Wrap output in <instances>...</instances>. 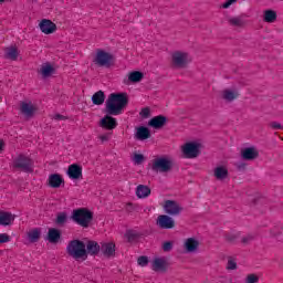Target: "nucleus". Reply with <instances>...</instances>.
<instances>
[{"label":"nucleus","mask_w":283,"mask_h":283,"mask_svg":"<svg viewBox=\"0 0 283 283\" xmlns=\"http://www.w3.org/2000/svg\"><path fill=\"white\" fill-rule=\"evenodd\" d=\"M272 127H274V129H281L282 125L274 123V124H272Z\"/></svg>","instance_id":"49"},{"label":"nucleus","mask_w":283,"mask_h":283,"mask_svg":"<svg viewBox=\"0 0 283 283\" xmlns=\"http://www.w3.org/2000/svg\"><path fill=\"white\" fill-rule=\"evenodd\" d=\"M56 224H64L67 222V212H60L55 220Z\"/></svg>","instance_id":"33"},{"label":"nucleus","mask_w":283,"mask_h":283,"mask_svg":"<svg viewBox=\"0 0 283 283\" xmlns=\"http://www.w3.org/2000/svg\"><path fill=\"white\" fill-rule=\"evenodd\" d=\"M98 251H101V245L95 241H90L86 245V255H97Z\"/></svg>","instance_id":"29"},{"label":"nucleus","mask_w":283,"mask_h":283,"mask_svg":"<svg viewBox=\"0 0 283 283\" xmlns=\"http://www.w3.org/2000/svg\"><path fill=\"white\" fill-rule=\"evenodd\" d=\"M229 170H227V167L219 166L214 169V176L218 178V180H224V178L228 176Z\"/></svg>","instance_id":"31"},{"label":"nucleus","mask_w":283,"mask_h":283,"mask_svg":"<svg viewBox=\"0 0 283 283\" xmlns=\"http://www.w3.org/2000/svg\"><path fill=\"white\" fill-rule=\"evenodd\" d=\"M127 94L126 93H113L109 95L106 101V112L111 114V116H118L123 114V109L127 105Z\"/></svg>","instance_id":"1"},{"label":"nucleus","mask_w":283,"mask_h":283,"mask_svg":"<svg viewBox=\"0 0 283 283\" xmlns=\"http://www.w3.org/2000/svg\"><path fill=\"white\" fill-rule=\"evenodd\" d=\"M4 59H9V61H17L19 59V49L17 46L6 48Z\"/></svg>","instance_id":"22"},{"label":"nucleus","mask_w":283,"mask_h":283,"mask_svg":"<svg viewBox=\"0 0 283 283\" xmlns=\"http://www.w3.org/2000/svg\"><path fill=\"white\" fill-rule=\"evenodd\" d=\"M92 102H93V105H103L105 103V93H103V91L96 92L92 96Z\"/></svg>","instance_id":"30"},{"label":"nucleus","mask_w":283,"mask_h":283,"mask_svg":"<svg viewBox=\"0 0 283 283\" xmlns=\"http://www.w3.org/2000/svg\"><path fill=\"white\" fill-rule=\"evenodd\" d=\"M169 263L165 259H155L153 262V270L154 271H167Z\"/></svg>","instance_id":"28"},{"label":"nucleus","mask_w":283,"mask_h":283,"mask_svg":"<svg viewBox=\"0 0 283 283\" xmlns=\"http://www.w3.org/2000/svg\"><path fill=\"white\" fill-rule=\"evenodd\" d=\"M140 81H143V73L140 71H133L128 74V78L124 80V83L129 85V83H140Z\"/></svg>","instance_id":"23"},{"label":"nucleus","mask_w":283,"mask_h":283,"mask_svg":"<svg viewBox=\"0 0 283 283\" xmlns=\"http://www.w3.org/2000/svg\"><path fill=\"white\" fill-rule=\"evenodd\" d=\"M71 180H83V167L78 164H72L66 171Z\"/></svg>","instance_id":"10"},{"label":"nucleus","mask_w":283,"mask_h":283,"mask_svg":"<svg viewBox=\"0 0 283 283\" xmlns=\"http://www.w3.org/2000/svg\"><path fill=\"white\" fill-rule=\"evenodd\" d=\"M238 96V91L233 88H226L221 92V98H223V101H235Z\"/></svg>","instance_id":"27"},{"label":"nucleus","mask_w":283,"mask_h":283,"mask_svg":"<svg viewBox=\"0 0 283 283\" xmlns=\"http://www.w3.org/2000/svg\"><path fill=\"white\" fill-rule=\"evenodd\" d=\"M53 120H67V117L61 115V114H55L53 116Z\"/></svg>","instance_id":"46"},{"label":"nucleus","mask_w":283,"mask_h":283,"mask_svg":"<svg viewBox=\"0 0 283 283\" xmlns=\"http://www.w3.org/2000/svg\"><path fill=\"white\" fill-rule=\"evenodd\" d=\"M174 163L169 157H159L154 161V169L156 171H169Z\"/></svg>","instance_id":"9"},{"label":"nucleus","mask_w":283,"mask_h":283,"mask_svg":"<svg viewBox=\"0 0 283 283\" xmlns=\"http://www.w3.org/2000/svg\"><path fill=\"white\" fill-rule=\"evenodd\" d=\"M93 63H95L97 67H112V65H114V55L103 49H98Z\"/></svg>","instance_id":"5"},{"label":"nucleus","mask_w":283,"mask_h":283,"mask_svg":"<svg viewBox=\"0 0 283 283\" xmlns=\"http://www.w3.org/2000/svg\"><path fill=\"white\" fill-rule=\"evenodd\" d=\"M230 23H231V25H239V27L244 25V22L242 21L241 17L231 18Z\"/></svg>","instance_id":"37"},{"label":"nucleus","mask_w":283,"mask_h":283,"mask_svg":"<svg viewBox=\"0 0 283 283\" xmlns=\"http://www.w3.org/2000/svg\"><path fill=\"white\" fill-rule=\"evenodd\" d=\"M6 242H10V237L8 233H0V244H6Z\"/></svg>","instance_id":"38"},{"label":"nucleus","mask_w":283,"mask_h":283,"mask_svg":"<svg viewBox=\"0 0 283 283\" xmlns=\"http://www.w3.org/2000/svg\"><path fill=\"white\" fill-rule=\"evenodd\" d=\"M189 61H191V56L185 51H175L171 53V64L175 67H185Z\"/></svg>","instance_id":"6"},{"label":"nucleus","mask_w":283,"mask_h":283,"mask_svg":"<svg viewBox=\"0 0 283 283\" xmlns=\"http://www.w3.org/2000/svg\"><path fill=\"white\" fill-rule=\"evenodd\" d=\"M63 182H65V180L63 179V177L60 174H52L49 176L48 185L52 189H59V187H61V185H63Z\"/></svg>","instance_id":"15"},{"label":"nucleus","mask_w":283,"mask_h":283,"mask_svg":"<svg viewBox=\"0 0 283 283\" xmlns=\"http://www.w3.org/2000/svg\"><path fill=\"white\" fill-rule=\"evenodd\" d=\"M39 28L43 34H54L56 32V23L50 19H42L39 23Z\"/></svg>","instance_id":"11"},{"label":"nucleus","mask_w":283,"mask_h":283,"mask_svg":"<svg viewBox=\"0 0 283 283\" xmlns=\"http://www.w3.org/2000/svg\"><path fill=\"white\" fill-rule=\"evenodd\" d=\"M109 133L98 135V140H101V143H107L109 140Z\"/></svg>","instance_id":"39"},{"label":"nucleus","mask_w":283,"mask_h":283,"mask_svg":"<svg viewBox=\"0 0 283 283\" xmlns=\"http://www.w3.org/2000/svg\"><path fill=\"white\" fill-rule=\"evenodd\" d=\"M171 249H174V243L172 242L167 241L163 244V250L164 251H171Z\"/></svg>","instance_id":"40"},{"label":"nucleus","mask_w":283,"mask_h":283,"mask_svg":"<svg viewBox=\"0 0 283 283\" xmlns=\"http://www.w3.org/2000/svg\"><path fill=\"white\" fill-rule=\"evenodd\" d=\"M137 262H138L139 266H143V256H139Z\"/></svg>","instance_id":"50"},{"label":"nucleus","mask_w":283,"mask_h":283,"mask_svg":"<svg viewBox=\"0 0 283 283\" xmlns=\"http://www.w3.org/2000/svg\"><path fill=\"white\" fill-rule=\"evenodd\" d=\"M238 0H227L221 8L227 9V8H231V6H233V3H237Z\"/></svg>","instance_id":"42"},{"label":"nucleus","mask_w":283,"mask_h":283,"mask_svg":"<svg viewBox=\"0 0 283 283\" xmlns=\"http://www.w3.org/2000/svg\"><path fill=\"white\" fill-rule=\"evenodd\" d=\"M71 220L83 229H90L92 220H94V212L87 208H78L72 211Z\"/></svg>","instance_id":"2"},{"label":"nucleus","mask_w":283,"mask_h":283,"mask_svg":"<svg viewBox=\"0 0 283 283\" xmlns=\"http://www.w3.org/2000/svg\"><path fill=\"white\" fill-rule=\"evenodd\" d=\"M32 165H34V163L25 155H19L13 160L14 169H20L21 171H32Z\"/></svg>","instance_id":"8"},{"label":"nucleus","mask_w":283,"mask_h":283,"mask_svg":"<svg viewBox=\"0 0 283 283\" xmlns=\"http://www.w3.org/2000/svg\"><path fill=\"white\" fill-rule=\"evenodd\" d=\"M15 216L12 212L0 211V226L1 227H10L12 222H14Z\"/></svg>","instance_id":"17"},{"label":"nucleus","mask_w":283,"mask_h":283,"mask_svg":"<svg viewBox=\"0 0 283 283\" xmlns=\"http://www.w3.org/2000/svg\"><path fill=\"white\" fill-rule=\"evenodd\" d=\"M158 227H161V229H174V219H171L168 216H159L157 219Z\"/></svg>","instance_id":"18"},{"label":"nucleus","mask_w":283,"mask_h":283,"mask_svg":"<svg viewBox=\"0 0 283 283\" xmlns=\"http://www.w3.org/2000/svg\"><path fill=\"white\" fill-rule=\"evenodd\" d=\"M36 112H39V107H36L32 101L24 99L19 103V114L20 116H23L25 120L34 118V116H36Z\"/></svg>","instance_id":"4"},{"label":"nucleus","mask_w":283,"mask_h":283,"mask_svg":"<svg viewBox=\"0 0 283 283\" xmlns=\"http://www.w3.org/2000/svg\"><path fill=\"white\" fill-rule=\"evenodd\" d=\"M1 149H3V143L2 142H0V151H1Z\"/></svg>","instance_id":"52"},{"label":"nucleus","mask_w":283,"mask_h":283,"mask_svg":"<svg viewBox=\"0 0 283 283\" xmlns=\"http://www.w3.org/2000/svg\"><path fill=\"white\" fill-rule=\"evenodd\" d=\"M66 253L73 260H82L85 262L87 260V250L85 249V243L81 240H72L66 247Z\"/></svg>","instance_id":"3"},{"label":"nucleus","mask_w":283,"mask_h":283,"mask_svg":"<svg viewBox=\"0 0 283 283\" xmlns=\"http://www.w3.org/2000/svg\"><path fill=\"white\" fill-rule=\"evenodd\" d=\"M3 1H6V0H0V3H3Z\"/></svg>","instance_id":"54"},{"label":"nucleus","mask_w":283,"mask_h":283,"mask_svg":"<svg viewBox=\"0 0 283 283\" xmlns=\"http://www.w3.org/2000/svg\"><path fill=\"white\" fill-rule=\"evenodd\" d=\"M164 211L169 216H178L180 213L181 208L180 205L176 201L167 200L164 202Z\"/></svg>","instance_id":"12"},{"label":"nucleus","mask_w":283,"mask_h":283,"mask_svg":"<svg viewBox=\"0 0 283 283\" xmlns=\"http://www.w3.org/2000/svg\"><path fill=\"white\" fill-rule=\"evenodd\" d=\"M137 140H143V126L137 127V133L135 134Z\"/></svg>","instance_id":"41"},{"label":"nucleus","mask_w":283,"mask_h":283,"mask_svg":"<svg viewBox=\"0 0 283 283\" xmlns=\"http://www.w3.org/2000/svg\"><path fill=\"white\" fill-rule=\"evenodd\" d=\"M136 196L137 198H143V185L137 186Z\"/></svg>","instance_id":"44"},{"label":"nucleus","mask_w":283,"mask_h":283,"mask_svg":"<svg viewBox=\"0 0 283 283\" xmlns=\"http://www.w3.org/2000/svg\"><path fill=\"white\" fill-rule=\"evenodd\" d=\"M99 127H102L103 129L112 130L118 127V123L116 122V118L106 115L99 120Z\"/></svg>","instance_id":"14"},{"label":"nucleus","mask_w":283,"mask_h":283,"mask_svg":"<svg viewBox=\"0 0 283 283\" xmlns=\"http://www.w3.org/2000/svg\"><path fill=\"white\" fill-rule=\"evenodd\" d=\"M258 156H260V151L253 146L245 147L241 150V158L243 160H255Z\"/></svg>","instance_id":"13"},{"label":"nucleus","mask_w":283,"mask_h":283,"mask_svg":"<svg viewBox=\"0 0 283 283\" xmlns=\"http://www.w3.org/2000/svg\"><path fill=\"white\" fill-rule=\"evenodd\" d=\"M235 266H237V263L233 260L228 261L227 269H229L230 271H233V269H235Z\"/></svg>","instance_id":"45"},{"label":"nucleus","mask_w":283,"mask_h":283,"mask_svg":"<svg viewBox=\"0 0 283 283\" xmlns=\"http://www.w3.org/2000/svg\"><path fill=\"white\" fill-rule=\"evenodd\" d=\"M151 136V133L149 132V128H143V140H147Z\"/></svg>","instance_id":"43"},{"label":"nucleus","mask_w":283,"mask_h":283,"mask_svg":"<svg viewBox=\"0 0 283 283\" xmlns=\"http://www.w3.org/2000/svg\"><path fill=\"white\" fill-rule=\"evenodd\" d=\"M184 247L188 253H193V251H197L198 247H200V242L193 238H189L185 241Z\"/></svg>","instance_id":"24"},{"label":"nucleus","mask_w":283,"mask_h":283,"mask_svg":"<svg viewBox=\"0 0 283 283\" xmlns=\"http://www.w3.org/2000/svg\"><path fill=\"white\" fill-rule=\"evenodd\" d=\"M263 21L265 23H275L277 21V11L271 9L263 11Z\"/></svg>","instance_id":"26"},{"label":"nucleus","mask_w":283,"mask_h":283,"mask_svg":"<svg viewBox=\"0 0 283 283\" xmlns=\"http://www.w3.org/2000/svg\"><path fill=\"white\" fill-rule=\"evenodd\" d=\"M260 282V276H258V274H249L245 277V283H258Z\"/></svg>","instance_id":"34"},{"label":"nucleus","mask_w":283,"mask_h":283,"mask_svg":"<svg viewBox=\"0 0 283 283\" xmlns=\"http://www.w3.org/2000/svg\"><path fill=\"white\" fill-rule=\"evenodd\" d=\"M143 116L144 118H147V116H151V109H149V107L144 108Z\"/></svg>","instance_id":"48"},{"label":"nucleus","mask_w":283,"mask_h":283,"mask_svg":"<svg viewBox=\"0 0 283 283\" xmlns=\"http://www.w3.org/2000/svg\"><path fill=\"white\" fill-rule=\"evenodd\" d=\"M140 116H143V111L139 112Z\"/></svg>","instance_id":"53"},{"label":"nucleus","mask_w":283,"mask_h":283,"mask_svg":"<svg viewBox=\"0 0 283 283\" xmlns=\"http://www.w3.org/2000/svg\"><path fill=\"white\" fill-rule=\"evenodd\" d=\"M46 240L51 244H59V240H61V230L56 228L49 229Z\"/></svg>","instance_id":"19"},{"label":"nucleus","mask_w":283,"mask_h":283,"mask_svg":"<svg viewBox=\"0 0 283 283\" xmlns=\"http://www.w3.org/2000/svg\"><path fill=\"white\" fill-rule=\"evenodd\" d=\"M139 209H140V207H138V205L126 203V211L128 213H134V211H138Z\"/></svg>","instance_id":"36"},{"label":"nucleus","mask_w":283,"mask_h":283,"mask_svg":"<svg viewBox=\"0 0 283 283\" xmlns=\"http://www.w3.org/2000/svg\"><path fill=\"white\" fill-rule=\"evenodd\" d=\"M200 142H190L181 147L185 158H196L200 154Z\"/></svg>","instance_id":"7"},{"label":"nucleus","mask_w":283,"mask_h":283,"mask_svg":"<svg viewBox=\"0 0 283 283\" xmlns=\"http://www.w3.org/2000/svg\"><path fill=\"white\" fill-rule=\"evenodd\" d=\"M151 190L148 187L143 188V198H147V196H150Z\"/></svg>","instance_id":"47"},{"label":"nucleus","mask_w":283,"mask_h":283,"mask_svg":"<svg viewBox=\"0 0 283 283\" xmlns=\"http://www.w3.org/2000/svg\"><path fill=\"white\" fill-rule=\"evenodd\" d=\"M148 125H149V127H153L154 129H163V127H165V125H167V117H165L163 115L155 116L149 120Z\"/></svg>","instance_id":"16"},{"label":"nucleus","mask_w":283,"mask_h":283,"mask_svg":"<svg viewBox=\"0 0 283 283\" xmlns=\"http://www.w3.org/2000/svg\"><path fill=\"white\" fill-rule=\"evenodd\" d=\"M54 72H55V69L50 63L42 64L39 70V73L41 74V76L43 78H50V76H52V74H54Z\"/></svg>","instance_id":"21"},{"label":"nucleus","mask_w":283,"mask_h":283,"mask_svg":"<svg viewBox=\"0 0 283 283\" xmlns=\"http://www.w3.org/2000/svg\"><path fill=\"white\" fill-rule=\"evenodd\" d=\"M101 251L105 258H112L116 254V244L113 242L103 243L101 247Z\"/></svg>","instance_id":"20"},{"label":"nucleus","mask_w":283,"mask_h":283,"mask_svg":"<svg viewBox=\"0 0 283 283\" xmlns=\"http://www.w3.org/2000/svg\"><path fill=\"white\" fill-rule=\"evenodd\" d=\"M147 262H149V260L146 256H143V264L145 266V264H147Z\"/></svg>","instance_id":"51"},{"label":"nucleus","mask_w":283,"mask_h":283,"mask_svg":"<svg viewBox=\"0 0 283 283\" xmlns=\"http://www.w3.org/2000/svg\"><path fill=\"white\" fill-rule=\"evenodd\" d=\"M132 160L135 165H143V155L134 153Z\"/></svg>","instance_id":"35"},{"label":"nucleus","mask_w":283,"mask_h":283,"mask_svg":"<svg viewBox=\"0 0 283 283\" xmlns=\"http://www.w3.org/2000/svg\"><path fill=\"white\" fill-rule=\"evenodd\" d=\"M125 238L128 242H136L138 240V232L136 230H128L125 233Z\"/></svg>","instance_id":"32"},{"label":"nucleus","mask_w":283,"mask_h":283,"mask_svg":"<svg viewBox=\"0 0 283 283\" xmlns=\"http://www.w3.org/2000/svg\"><path fill=\"white\" fill-rule=\"evenodd\" d=\"M27 238L31 244L41 240V230L39 228L31 229L27 232Z\"/></svg>","instance_id":"25"}]
</instances>
